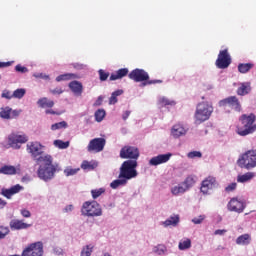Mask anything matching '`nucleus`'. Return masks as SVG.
Masks as SVG:
<instances>
[{"label": "nucleus", "instance_id": "obj_1", "mask_svg": "<svg viewBox=\"0 0 256 256\" xmlns=\"http://www.w3.org/2000/svg\"><path fill=\"white\" fill-rule=\"evenodd\" d=\"M37 164L39 165L37 169V177L44 181V183H49L55 179V175L61 171V166L57 163L53 164V156L51 154H44L38 159Z\"/></svg>", "mask_w": 256, "mask_h": 256}, {"label": "nucleus", "instance_id": "obj_2", "mask_svg": "<svg viewBox=\"0 0 256 256\" xmlns=\"http://www.w3.org/2000/svg\"><path fill=\"white\" fill-rule=\"evenodd\" d=\"M213 111V103L209 101L198 103L194 112L195 125H201V123L209 121V119H211V115H213Z\"/></svg>", "mask_w": 256, "mask_h": 256}, {"label": "nucleus", "instance_id": "obj_3", "mask_svg": "<svg viewBox=\"0 0 256 256\" xmlns=\"http://www.w3.org/2000/svg\"><path fill=\"white\" fill-rule=\"evenodd\" d=\"M27 141H29V136L26 134L12 132L0 143V146L4 149H21V145L27 143Z\"/></svg>", "mask_w": 256, "mask_h": 256}, {"label": "nucleus", "instance_id": "obj_4", "mask_svg": "<svg viewBox=\"0 0 256 256\" xmlns=\"http://www.w3.org/2000/svg\"><path fill=\"white\" fill-rule=\"evenodd\" d=\"M255 115H242L240 117V122L242 126H238L236 133L241 137H246V135H251V133H255L256 131V124L255 123Z\"/></svg>", "mask_w": 256, "mask_h": 256}, {"label": "nucleus", "instance_id": "obj_5", "mask_svg": "<svg viewBox=\"0 0 256 256\" xmlns=\"http://www.w3.org/2000/svg\"><path fill=\"white\" fill-rule=\"evenodd\" d=\"M80 213L82 217H101L103 216V208L97 201H86L82 204Z\"/></svg>", "mask_w": 256, "mask_h": 256}, {"label": "nucleus", "instance_id": "obj_6", "mask_svg": "<svg viewBox=\"0 0 256 256\" xmlns=\"http://www.w3.org/2000/svg\"><path fill=\"white\" fill-rule=\"evenodd\" d=\"M137 165V160L124 161L120 167V177H124L127 181H131V179H136V177H138L139 175V172H137Z\"/></svg>", "mask_w": 256, "mask_h": 256}, {"label": "nucleus", "instance_id": "obj_7", "mask_svg": "<svg viewBox=\"0 0 256 256\" xmlns=\"http://www.w3.org/2000/svg\"><path fill=\"white\" fill-rule=\"evenodd\" d=\"M239 167L244 169H255L256 167V150H248L244 154H242L238 161Z\"/></svg>", "mask_w": 256, "mask_h": 256}, {"label": "nucleus", "instance_id": "obj_8", "mask_svg": "<svg viewBox=\"0 0 256 256\" xmlns=\"http://www.w3.org/2000/svg\"><path fill=\"white\" fill-rule=\"evenodd\" d=\"M26 151L30 157L36 161V163H39V159L43 157L45 145L41 144L39 141L28 142L26 145Z\"/></svg>", "mask_w": 256, "mask_h": 256}, {"label": "nucleus", "instance_id": "obj_9", "mask_svg": "<svg viewBox=\"0 0 256 256\" xmlns=\"http://www.w3.org/2000/svg\"><path fill=\"white\" fill-rule=\"evenodd\" d=\"M43 253H45L43 249V242L37 241L28 244L22 251V256H43Z\"/></svg>", "mask_w": 256, "mask_h": 256}, {"label": "nucleus", "instance_id": "obj_10", "mask_svg": "<svg viewBox=\"0 0 256 256\" xmlns=\"http://www.w3.org/2000/svg\"><path fill=\"white\" fill-rule=\"evenodd\" d=\"M219 187V182L215 176H208L201 182L200 191L203 195H211V191Z\"/></svg>", "mask_w": 256, "mask_h": 256}, {"label": "nucleus", "instance_id": "obj_11", "mask_svg": "<svg viewBox=\"0 0 256 256\" xmlns=\"http://www.w3.org/2000/svg\"><path fill=\"white\" fill-rule=\"evenodd\" d=\"M121 159H131L130 161H137L139 159V149L135 146H124L120 150Z\"/></svg>", "mask_w": 256, "mask_h": 256}, {"label": "nucleus", "instance_id": "obj_12", "mask_svg": "<svg viewBox=\"0 0 256 256\" xmlns=\"http://www.w3.org/2000/svg\"><path fill=\"white\" fill-rule=\"evenodd\" d=\"M245 207H247L245 201L238 198L230 199L227 204L228 211H231L232 213H243L245 211Z\"/></svg>", "mask_w": 256, "mask_h": 256}, {"label": "nucleus", "instance_id": "obj_13", "mask_svg": "<svg viewBox=\"0 0 256 256\" xmlns=\"http://www.w3.org/2000/svg\"><path fill=\"white\" fill-rule=\"evenodd\" d=\"M231 65V55L227 50H221L216 60V67L218 69H227Z\"/></svg>", "mask_w": 256, "mask_h": 256}, {"label": "nucleus", "instance_id": "obj_14", "mask_svg": "<svg viewBox=\"0 0 256 256\" xmlns=\"http://www.w3.org/2000/svg\"><path fill=\"white\" fill-rule=\"evenodd\" d=\"M189 132V128L184 126L182 123L174 124L170 129V136L172 139H181V137H185Z\"/></svg>", "mask_w": 256, "mask_h": 256}, {"label": "nucleus", "instance_id": "obj_15", "mask_svg": "<svg viewBox=\"0 0 256 256\" xmlns=\"http://www.w3.org/2000/svg\"><path fill=\"white\" fill-rule=\"evenodd\" d=\"M105 143L104 138H94L89 142L87 151H89V153H101V151L105 149Z\"/></svg>", "mask_w": 256, "mask_h": 256}, {"label": "nucleus", "instance_id": "obj_16", "mask_svg": "<svg viewBox=\"0 0 256 256\" xmlns=\"http://www.w3.org/2000/svg\"><path fill=\"white\" fill-rule=\"evenodd\" d=\"M21 113H22L21 109L13 110L9 106L0 108L1 119H6L7 121H9L11 119H17V117H19V115H21Z\"/></svg>", "mask_w": 256, "mask_h": 256}, {"label": "nucleus", "instance_id": "obj_17", "mask_svg": "<svg viewBox=\"0 0 256 256\" xmlns=\"http://www.w3.org/2000/svg\"><path fill=\"white\" fill-rule=\"evenodd\" d=\"M227 106L235 109V111H241V103H239V99L236 96H230L219 101V107Z\"/></svg>", "mask_w": 256, "mask_h": 256}, {"label": "nucleus", "instance_id": "obj_18", "mask_svg": "<svg viewBox=\"0 0 256 256\" xmlns=\"http://www.w3.org/2000/svg\"><path fill=\"white\" fill-rule=\"evenodd\" d=\"M129 78L136 83H143L149 80V74L143 69H135L129 74Z\"/></svg>", "mask_w": 256, "mask_h": 256}, {"label": "nucleus", "instance_id": "obj_19", "mask_svg": "<svg viewBox=\"0 0 256 256\" xmlns=\"http://www.w3.org/2000/svg\"><path fill=\"white\" fill-rule=\"evenodd\" d=\"M171 157H173L172 153L159 154L157 156L152 157L149 160V165H151V167H157V165H163L164 163H168Z\"/></svg>", "mask_w": 256, "mask_h": 256}, {"label": "nucleus", "instance_id": "obj_20", "mask_svg": "<svg viewBox=\"0 0 256 256\" xmlns=\"http://www.w3.org/2000/svg\"><path fill=\"white\" fill-rule=\"evenodd\" d=\"M23 186L20 184H16L10 188H2L1 195L6 199H12L13 195H17V193H21L23 191Z\"/></svg>", "mask_w": 256, "mask_h": 256}, {"label": "nucleus", "instance_id": "obj_21", "mask_svg": "<svg viewBox=\"0 0 256 256\" xmlns=\"http://www.w3.org/2000/svg\"><path fill=\"white\" fill-rule=\"evenodd\" d=\"M181 223L179 214H172L165 221L160 222V225L167 229L168 227H177Z\"/></svg>", "mask_w": 256, "mask_h": 256}, {"label": "nucleus", "instance_id": "obj_22", "mask_svg": "<svg viewBox=\"0 0 256 256\" xmlns=\"http://www.w3.org/2000/svg\"><path fill=\"white\" fill-rule=\"evenodd\" d=\"M9 227L11 231H23L25 229H29L31 227V224H27L20 219H12L9 222Z\"/></svg>", "mask_w": 256, "mask_h": 256}, {"label": "nucleus", "instance_id": "obj_23", "mask_svg": "<svg viewBox=\"0 0 256 256\" xmlns=\"http://www.w3.org/2000/svg\"><path fill=\"white\" fill-rule=\"evenodd\" d=\"M0 173L3 175H17V173H21V166L5 165L0 168Z\"/></svg>", "mask_w": 256, "mask_h": 256}, {"label": "nucleus", "instance_id": "obj_24", "mask_svg": "<svg viewBox=\"0 0 256 256\" xmlns=\"http://www.w3.org/2000/svg\"><path fill=\"white\" fill-rule=\"evenodd\" d=\"M157 105L160 109L163 107H175V105H177V102L165 96H159L157 99Z\"/></svg>", "mask_w": 256, "mask_h": 256}, {"label": "nucleus", "instance_id": "obj_25", "mask_svg": "<svg viewBox=\"0 0 256 256\" xmlns=\"http://www.w3.org/2000/svg\"><path fill=\"white\" fill-rule=\"evenodd\" d=\"M256 177V173L255 172H246L244 174H239L237 176V183H251V181L254 180V178Z\"/></svg>", "mask_w": 256, "mask_h": 256}, {"label": "nucleus", "instance_id": "obj_26", "mask_svg": "<svg viewBox=\"0 0 256 256\" xmlns=\"http://www.w3.org/2000/svg\"><path fill=\"white\" fill-rule=\"evenodd\" d=\"M251 93V82H241L238 84L237 95L244 97Z\"/></svg>", "mask_w": 256, "mask_h": 256}, {"label": "nucleus", "instance_id": "obj_27", "mask_svg": "<svg viewBox=\"0 0 256 256\" xmlns=\"http://www.w3.org/2000/svg\"><path fill=\"white\" fill-rule=\"evenodd\" d=\"M69 89L74 93V95H77L78 97L83 94V84L79 81H72L68 85Z\"/></svg>", "mask_w": 256, "mask_h": 256}, {"label": "nucleus", "instance_id": "obj_28", "mask_svg": "<svg viewBox=\"0 0 256 256\" xmlns=\"http://www.w3.org/2000/svg\"><path fill=\"white\" fill-rule=\"evenodd\" d=\"M128 73H129V69L121 68L111 74L110 81H117L119 79H123V77H127Z\"/></svg>", "mask_w": 256, "mask_h": 256}, {"label": "nucleus", "instance_id": "obj_29", "mask_svg": "<svg viewBox=\"0 0 256 256\" xmlns=\"http://www.w3.org/2000/svg\"><path fill=\"white\" fill-rule=\"evenodd\" d=\"M129 183V180L127 178L121 177V174H119L118 179L113 180L110 183L111 189H119V187H125Z\"/></svg>", "mask_w": 256, "mask_h": 256}, {"label": "nucleus", "instance_id": "obj_30", "mask_svg": "<svg viewBox=\"0 0 256 256\" xmlns=\"http://www.w3.org/2000/svg\"><path fill=\"white\" fill-rule=\"evenodd\" d=\"M236 245L243 247L251 244V234H242L236 238Z\"/></svg>", "mask_w": 256, "mask_h": 256}, {"label": "nucleus", "instance_id": "obj_31", "mask_svg": "<svg viewBox=\"0 0 256 256\" xmlns=\"http://www.w3.org/2000/svg\"><path fill=\"white\" fill-rule=\"evenodd\" d=\"M37 105L38 107H41V109H51L55 105V102L44 97L37 101Z\"/></svg>", "mask_w": 256, "mask_h": 256}, {"label": "nucleus", "instance_id": "obj_32", "mask_svg": "<svg viewBox=\"0 0 256 256\" xmlns=\"http://www.w3.org/2000/svg\"><path fill=\"white\" fill-rule=\"evenodd\" d=\"M197 183V176L195 175H188L185 180L182 182L183 186L189 191L192 187L195 186Z\"/></svg>", "mask_w": 256, "mask_h": 256}, {"label": "nucleus", "instance_id": "obj_33", "mask_svg": "<svg viewBox=\"0 0 256 256\" xmlns=\"http://www.w3.org/2000/svg\"><path fill=\"white\" fill-rule=\"evenodd\" d=\"M187 188L183 185V183L178 184L171 188V193L175 197H179V195H183L184 193H187Z\"/></svg>", "mask_w": 256, "mask_h": 256}, {"label": "nucleus", "instance_id": "obj_34", "mask_svg": "<svg viewBox=\"0 0 256 256\" xmlns=\"http://www.w3.org/2000/svg\"><path fill=\"white\" fill-rule=\"evenodd\" d=\"M98 163L95 160L92 161H87L84 160L81 164V169H83L84 171H93V169H96Z\"/></svg>", "mask_w": 256, "mask_h": 256}, {"label": "nucleus", "instance_id": "obj_35", "mask_svg": "<svg viewBox=\"0 0 256 256\" xmlns=\"http://www.w3.org/2000/svg\"><path fill=\"white\" fill-rule=\"evenodd\" d=\"M71 79H79V75L74 73H66L61 74L58 77H56V81L60 83V81H71Z\"/></svg>", "mask_w": 256, "mask_h": 256}, {"label": "nucleus", "instance_id": "obj_36", "mask_svg": "<svg viewBox=\"0 0 256 256\" xmlns=\"http://www.w3.org/2000/svg\"><path fill=\"white\" fill-rule=\"evenodd\" d=\"M152 252L155 253V255H167V246L163 244H158L153 247Z\"/></svg>", "mask_w": 256, "mask_h": 256}, {"label": "nucleus", "instance_id": "obj_37", "mask_svg": "<svg viewBox=\"0 0 256 256\" xmlns=\"http://www.w3.org/2000/svg\"><path fill=\"white\" fill-rule=\"evenodd\" d=\"M95 246L93 244H88L82 247L80 256H91L93 255V251Z\"/></svg>", "mask_w": 256, "mask_h": 256}, {"label": "nucleus", "instance_id": "obj_38", "mask_svg": "<svg viewBox=\"0 0 256 256\" xmlns=\"http://www.w3.org/2000/svg\"><path fill=\"white\" fill-rule=\"evenodd\" d=\"M190 247H191V239L184 238L179 241L178 249L180 251H187V250H189Z\"/></svg>", "mask_w": 256, "mask_h": 256}, {"label": "nucleus", "instance_id": "obj_39", "mask_svg": "<svg viewBox=\"0 0 256 256\" xmlns=\"http://www.w3.org/2000/svg\"><path fill=\"white\" fill-rule=\"evenodd\" d=\"M81 169L79 168H72L71 166H68L64 169V175L66 177H73V175H77Z\"/></svg>", "mask_w": 256, "mask_h": 256}, {"label": "nucleus", "instance_id": "obj_40", "mask_svg": "<svg viewBox=\"0 0 256 256\" xmlns=\"http://www.w3.org/2000/svg\"><path fill=\"white\" fill-rule=\"evenodd\" d=\"M106 115L107 113L105 112L104 109H98L94 114L95 121H97V123H101V121L105 119Z\"/></svg>", "mask_w": 256, "mask_h": 256}, {"label": "nucleus", "instance_id": "obj_41", "mask_svg": "<svg viewBox=\"0 0 256 256\" xmlns=\"http://www.w3.org/2000/svg\"><path fill=\"white\" fill-rule=\"evenodd\" d=\"M25 93H27L25 88H18L12 93V97L13 99H23V97H25Z\"/></svg>", "mask_w": 256, "mask_h": 256}, {"label": "nucleus", "instance_id": "obj_42", "mask_svg": "<svg viewBox=\"0 0 256 256\" xmlns=\"http://www.w3.org/2000/svg\"><path fill=\"white\" fill-rule=\"evenodd\" d=\"M69 125L66 121H61L51 125V131H59V129H67Z\"/></svg>", "mask_w": 256, "mask_h": 256}, {"label": "nucleus", "instance_id": "obj_43", "mask_svg": "<svg viewBox=\"0 0 256 256\" xmlns=\"http://www.w3.org/2000/svg\"><path fill=\"white\" fill-rule=\"evenodd\" d=\"M251 69H253V64H251V63L238 65L239 73H249V71H251Z\"/></svg>", "mask_w": 256, "mask_h": 256}, {"label": "nucleus", "instance_id": "obj_44", "mask_svg": "<svg viewBox=\"0 0 256 256\" xmlns=\"http://www.w3.org/2000/svg\"><path fill=\"white\" fill-rule=\"evenodd\" d=\"M123 93V90H116L111 94V97L109 98V105H115L117 103V97L121 96Z\"/></svg>", "mask_w": 256, "mask_h": 256}, {"label": "nucleus", "instance_id": "obj_45", "mask_svg": "<svg viewBox=\"0 0 256 256\" xmlns=\"http://www.w3.org/2000/svg\"><path fill=\"white\" fill-rule=\"evenodd\" d=\"M53 145L54 147H57V149H68L69 141L64 142L63 140H54Z\"/></svg>", "mask_w": 256, "mask_h": 256}, {"label": "nucleus", "instance_id": "obj_46", "mask_svg": "<svg viewBox=\"0 0 256 256\" xmlns=\"http://www.w3.org/2000/svg\"><path fill=\"white\" fill-rule=\"evenodd\" d=\"M105 193V188H97L91 190L92 199H99Z\"/></svg>", "mask_w": 256, "mask_h": 256}, {"label": "nucleus", "instance_id": "obj_47", "mask_svg": "<svg viewBox=\"0 0 256 256\" xmlns=\"http://www.w3.org/2000/svg\"><path fill=\"white\" fill-rule=\"evenodd\" d=\"M188 159H201L203 154L201 151H191L187 154Z\"/></svg>", "mask_w": 256, "mask_h": 256}, {"label": "nucleus", "instance_id": "obj_48", "mask_svg": "<svg viewBox=\"0 0 256 256\" xmlns=\"http://www.w3.org/2000/svg\"><path fill=\"white\" fill-rule=\"evenodd\" d=\"M11 233V230H9V227L7 226H0V239H5L7 235Z\"/></svg>", "mask_w": 256, "mask_h": 256}, {"label": "nucleus", "instance_id": "obj_49", "mask_svg": "<svg viewBox=\"0 0 256 256\" xmlns=\"http://www.w3.org/2000/svg\"><path fill=\"white\" fill-rule=\"evenodd\" d=\"M205 219H207V216L205 215H199L197 217H194L191 222L194 224V225H201V223H203L205 221Z\"/></svg>", "mask_w": 256, "mask_h": 256}, {"label": "nucleus", "instance_id": "obj_50", "mask_svg": "<svg viewBox=\"0 0 256 256\" xmlns=\"http://www.w3.org/2000/svg\"><path fill=\"white\" fill-rule=\"evenodd\" d=\"M237 189V182H232L225 187L226 193H233Z\"/></svg>", "mask_w": 256, "mask_h": 256}, {"label": "nucleus", "instance_id": "obj_51", "mask_svg": "<svg viewBox=\"0 0 256 256\" xmlns=\"http://www.w3.org/2000/svg\"><path fill=\"white\" fill-rule=\"evenodd\" d=\"M1 97H2V99L11 100V99H13V94H11V91L5 89L2 91Z\"/></svg>", "mask_w": 256, "mask_h": 256}, {"label": "nucleus", "instance_id": "obj_52", "mask_svg": "<svg viewBox=\"0 0 256 256\" xmlns=\"http://www.w3.org/2000/svg\"><path fill=\"white\" fill-rule=\"evenodd\" d=\"M33 77H35L36 79H44V81H49V75L45 74V73H34Z\"/></svg>", "mask_w": 256, "mask_h": 256}, {"label": "nucleus", "instance_id": "obj_53", "mask_svg": "<svg viewBox=\"0 0 256 256\" xmlns=\"http://www.w3.org/2000/svg\"><path fill=\"white\" fill-rule=\"evenodd\" d=\"M98 73H99L100 81H107V79H109V73L104 72L103 69H100Z\"/></svg>", "mask_w": 256, "mask_h": 256}, {"label": "nucleus", "instance_id": "obj_54", "mask_svg": "<svg viewBox=\"0 0 256 256\" xmlns=\"http://www.w3.org/2000/svg\"><path fill=\"white\" fill-rule=\"evenodd\" d=\"M15 71H17L18 73H28L29 69H27V67L25 66H22L21 64H18L15 67Z\"/></svg>", "mask_w": 256, "mask_h": 256}, {"label": "nucleus", "instance_id": "obj_55", "mask_svg": "<svg viewBox=\"0 0 256 256\" xmlns=\"http://www.w3.org/2000/svg\"><path fill=\"white\" fill-rule=\"evenodd\" d=\"M103 99H105V97L99 96L97 98V100L94 102L93 106L94 107H101V105H103Z\"/></svg>", "mask_w": 256, "mask_h": 256}, {"label": "nucleus", "instance_id": "obj_56", "mask_svg": "<svg viewBox=\"0 0 256 256\" xmlns=\"http://www.w3.org/2000/svg\"><path fill=\"white\" fill-rule=\"evenodd\" d=\"M20 213L22 217H25L26 219H29V217H31V212L27 209H22Z\"/></svg>", "mask_w": 256, "mask_h": 256}, {"label": "nucleus", "instance_id": "obj_57", "mask_svg": "<svg viewBox=\"0 0 256 256\" xmlns=\"http://www.w3.org/2000/svg\"><path fill=\"white\" fill-rule=\"evenodd\" d=\"M73 209H75V207L73 206V204L67 205L64 209H63V213H71L73 211Z\"/></svg>", "mask_w": 256, "mask_h": 256}, {"label": "nucleus", "instance_id": "obj_58", "mask_svg": "<svg viewBox=\"0 0 256 256\" xmlns=\"http://www.w3.org/2000/svg\"><path fill=\"white\" fill-rule=\"evenodd\" d=\"M46 115H61V113L54 111L51 108L45 110Z\"/></svg>", "mask_w": 256, "mask_h": 256}, {"label": "nucleus", "instance_id": "obj_59", "mask_svg": "<svg viewBox=\"0 0 256 256\" xmlns=\"http://www.w3.org/2000/svg\"><path fill=\"white\" fill-rule=\"evenodd\" d=\"M50 92L52 93V95H61V93H63V89L55 88L53 90H50Z\"/></svg>", "mask_w": 256, "mask_h": 256}, {"label": "nucleus", "instance_id": "obj_60", "mask_svg": "<svg viewBox=\"0 0 256 256\" xmlns=\"http://www.w3.org/2000/svg\"><path fill=\"white\" fill-rule=\"evenodd\" d=\"M225 233H227V230H225V229H218V230L214 231V235L223 236V235H225Z\"/></svg>", "mask_w": 256, "mask_h": 256}, {"label": "nucleus", "instance_id": "obj_61", "mask_svg": "<svg viewBox=\"0 0 256 256\" xmlns=\"http://www.w3.org/2000/svg\"><path fill=\"white\" fill-rule=\"evenodd\" d=\"M129 115H131V111H129V110L124 111L122 114V119L124 121H127V119H129Z\"/></svg>", "mask_w": 256, "mask_h": 256}, {"label": "nucleus", "instance_id": "obj_62", "mask_svg": "<svg viewBox=\"0 0 256 256\" xmlns=\"http://www.w3.org/2000/svg\"><path fill=\"white\" fill-rule=\"evenodd\" d=\"M74 69H78V70L87 69V65H85V64H74Z\"/></svg>", "mask_w": 256, "mask_h": 256}, {"label": "nucleus", "instance_id": "obj_63", "mask_svg": "<svg viewBox=\"0 0 256 256\" xmlns=\"http://www.w3.org/2000/svg\"><path fill=\"white\" fill-rule=\"evenodd\" d=\"M13 65V62H0V69L3 67H11Z\"/></svg>", "mask_w": 256, "mask_h": 256}, {"label": "nucleus", "instance_id": "obj_64", "mask_svg": "<svg viewBox=\"0 0 256 256\" xmlns=\"http://www.w3.org/2000/svg\"><path fill=\"white\" fill-rule=\"evenodd\" d=\"M5 207H7V201L0 198V209H5Z\"/></svg>", "mask_w": 256, "mask_h": 256}]
</instances>
